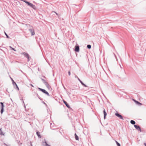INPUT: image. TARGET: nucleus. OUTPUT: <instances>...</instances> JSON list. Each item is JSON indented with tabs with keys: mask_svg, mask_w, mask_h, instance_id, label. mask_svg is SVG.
<instances>
[{
	"mask_svg": "<svg viewBox=\"0 0 146 146\" xmlns=\"http://www.w3.org/2000/svg\"><path fill=\"white\" fill-rule=\"evenodd\" d=\"M21 54L24 55L25 57H26V58H27L28 62L29 61V60H29L30 56L27 53H26L25 52H22L21 53Z\"/></svg>",
	"mask_w": 146,
	"mask_h": 146,
	"instance_id": "3",
	"label": "nucleus"
},
{
	"mask_svg": "<svg viewBox=\"0 0 146 146\" xmlns=\"http://www.w3.org/2000/svg\"><path fill=\"white\" fill-rule=\"evenodd\" d=\"M43 77H44V78H46L45 77V76H43Z\"/></svg>",
	"mask_w": 146,
	"mask_h": 146,
	"instance_id": "36",
	"label": "nucleus"
},
{
	"mask_svg": "<svg viewBox=\"0 0 146 146\" xmlns=\"http://www.w3.org/2000/svg\"><path fill=\"white\" fill-rule=\"evenodd\" d=\"M36 94L37 96L38 97L39 96L38 95V94L37 93H36Z\"/></svg>",
	"mask_w": 146,
	"mask_h": 146,
	"instance_id": "29",
	"label": "nucleus"
},
{
	"mask_svg": "<svg viewBox=\"0 0 146 146\" xmlns=\"http://www.w3.org/2000/svg\"><path fill=\"white\" fill-rule=\"evenodd\" d=\"M78 80L80 81V83H81V84H82V85L83 86L86 87H87V86L86 85H85V84H84L81 80H80L79 78H78Z\"/></svg>",
	"mask_w": 146,
	"mask_h": 146,
	"instance_id": "12",
	"label": "nucleus"
},
{
	"mask_svg": "<svg viewBox=\"0 0 146 146\" xmlns=\"http://www.w3.org/2000/svg\"><path fill=\"white\" fill-rule=\"evenodd\" d=\"M0 104H1V114H2L4 111V105L3 103V102H0Z\"/></svg>",
	"mask_w": 146,
	"mask_h": 146,
	"instance_id": "4",
	"label": "nucleus"
},
{
	"mask_svg": "<svg viewBox=\"0 0 146 146\" xmlns=\"http://www.w3.org/2000/svg\"><path fill=\"white\" fill-rule=\"evenodd\" d=\"M30 7H31L33 9L35 10H36V7L35 5H33V4H32Z\"/></svg>",
	"mask_w": 146,
	"mask_h": 146,
	"instance_id": "15",
	"label": "nucleus"
},
{
	"mask_svg": "<svg viewBox=\"0 0 146 146\" xmlns=\"http://www.w3.org/2000/svg\"><path fill=\"white\" fill-rule=\"evenodd\" d=\"M60 133H61V134H62L60 132Z\"/></svg>",
	"mask_w": 146,
	"mask_h": 146,
	"instance_id": "38",
	"label": "nucleus"
},
{
	"mask_svg": "<svg viewBox=\"0 0 146 146\" xmlns=\"http://www.w3.org/2000/svg\"><path fill=\"white\" fill-rule=\"evenodd\" d=\"M4 33H5V35L6 36V37H7V38H9V36H8V35L5 32H4Z\"/></svg>",
	"mask_w": 146,
	"mask_h": 146,
	"instance_id": "23",
	"label": "nucleus"
},
{
	"mask_svg": "<svg viewBox=\"0 0 146 146\" xmlns=\"http://www.w3.org/2000/svg\"><path fill=\"white\" fill-rule=\"evenodd\" d=\"M63 101L64 103L65 104V105H66V107H68V108H70V106L69 105V104L67 103L66 102V101H65L64 100H63Z\"/></svg>",
	"mask_w": 146,
	"mask_h": 146,
	"instance_id": "10",
	"label": "nucleus"
},
{
	"mask_svg": "<svg viewBox=\"0 0 146 146\" xmlns=\"http://www.w3.org/2000/svg\"><path fill=\"white\" fill-rule=\"evenodd\" d=\"M75 51L77 52H78L79 51L80 48L79 46L78 45H76L75 46Z\"/></svg>",
	"mask_w": 146,
	"mask_h": 146,
	"instance_id": "7",
	"label": "nucleus"
},
{
	"mask_svg": "<svg viewBox=\"0 0 146 146\" xmlns=\"http://www.w3.org/2000/svg\"><path fill=\"white\" fill-rule=\"evenodd\" d=\"M68 75H69L70 76V71H69L68 72Z\"/></svg>",
	"mask_w": 146,
	"mask_h": 146,
	"instance_id": "27",
	"label": "nucleus"
},
{
	"mask_svg": "<svg viewBox=\"0 0 146 146\" xmlns=\"http://www.w3.org/2000/svg\"><path fill=\"white\" fill-rule=\"evenodd\" d=\"M120 67H121V68H122L121 66V65H120Z\"/></svg>",
	"mask_w": 146,
	"mask_h": 146,
	"instance_id": "37",
	"label": "nucleus"
},
{
	"mask_svg": "<svg viewBox=\"0 0 146 146\" xmlns=\"http://www.w3.org/2000/svg\"><path fill=\"white\" fill-rule=\"evenodd\" d=\"M29 27L30 28L29 29V30L31 33V36L34 35H35V32L32 26L29 25Z\"/></svg>",
	"mask_w": 146,
	"mask_h": 146,
	"instance_id": "1",
	"label": "nucleus"
},
{
	"mask_svg": "<svg viewBox=\"0 0 146 146\" xmlns=\"http://www.w3.org/2000/svg\"><path fill=\"white\" fill-rule=\"evenodd\" d=\"M9 47L12 50L16 51V50H15L14 48H12L11 46H10Z\"/></svg>",
	"mask_w": 146,
	"mask_h": 146,
	"instance_id": "24",
	"label": "nucleus"
},
{
	"mask_svg": "<svg viewBox=\"0 0 146 146\" xmlns=\"http://www.w3.org/2000/svg\"><path fill=\"white\" fill-rule=\"evenodd\" d=\"M103 113L104 114V118L105 119L106 118V117L107 115V113H106L105 109H104V110L103 111Z\"/></svg>",
	"mask_w": 146,
	"mask_h": 146,
	"instance_id": "11",
	"label": "nucleus"
},
{
	"mask_svg": "<svg viewBox=\"0 0 146 146\" xmlns=\"http://www.w3.org/2000/svg\"><path fill=\"white\" fill-rule=\"evenodd\" d=\"M130 123L133 125H135V122L134 120H131L130 121Z\"/></svg>",
	"mask_w": 146,
	"mask_h": 146,
	"instance_id": "17",
	"label": "nucleus"
},
{
	"mask_svg": "<svg viewBox=\"0 0 146 146\" xmlns=\"http://www.w3.org/2000/svg\"><path fill=\"white\" fill-rule=\"evenodd\" d=\"M4 144H5V145H6V146H8V145H7L5 143Z\"/></svg>",
	"mask_w": 146,
	"mask_h": 146,
	"instance_id": "33",
	"label": "nucleus"
},
{
	"mask_svg": "<svg viewBox=\"0 0 146 146\" xmlns=\"http://www.w3.org/2000/svg\"><path fill=\"white\" fill-rule=\"evenodd\" d=\"M115 142L117 145V146H121V145L117 141H115Z\"/></svg>",
	"mask_w": 146,
	"mask_h": 146,
	"instance_id": "20",
	"label": "nucleus"
},
{
	"mask_svg": "<svg viewBox=\"0 0 146 146\" xmlns=\"http://www.w3.org/2000/svg\"><path fill=\"white\" fill-rule=\"evenodd\" d=\"M38 70L39 71V68H38Z\"/></svg>",
	"mask_w": 146,
	"mask_h": 146,
	"instance_id": "34",
	"label": "nucleus"
},
{
	"mask_svg": "<svg viewBox=\"0 0 146 146\" xmlns=\"http://www.w3.org/2000/svg\"><path fill=\"white\" fill-rule=\"evenodd\" d=\"M91 45L90 44H88L87 45V48H88V49H90V48H91Z\"/></svg>",
	"mask_w": 146,
	"mask_h": 146,
	"instance_id": "21",
	"label": "nucleus"
},
{
	"mask_svg": "<svg viewBox=\"0 0 146 146\" xmlns=\"http://www.w3.org/2000/svg\"><path fill=\"white\" fill-rule=\"evenodd\" d=\"M75 136V138L77 140H78L79 139V138L78 137V136L75 133L74 134Z\"/></svg>",
	"mask_w": 146,
	"mask_h": 146,
	"instance_id": "16",
	"label": "nucleus"
},
{
	"mask_svg": "<svg viewBox=\"0 0 146 146\" xmlns=\"http://www.w3.org/2000/svg\"><path fill=\"white\" fill-rule=\"evenodd\" d=\"M134 127L138 131H139L140 132L141 131V129L139 125H134Z\"/></svg>",
	"mask_w": 146,
	"mask_h": 146,
	"instance_id": "6",
	"label": "nucleus"
},
{
	"mask_svg": "<svg viewBox=\"0 0 146 146\" xmlns=\"http://www.w3.org/2000/svg\"><path fill=\"white\" fill-rule=\"evenodd\" d=\"M0 134L1 135H4V133H3V132L2 131L1 128L0 129Z\"/></svg>",
	"mask_w": 146,
	"mask_h": 146,
	"instance_id": "18",
	"label": "nucleus"
},
{
	"mask_svg": "<svg viewBox=\"0 0 146 146\" xmlns=\"http://www.w3.org/2000/svg\"><path fill=\"white\" fill-rule=\"evenodd\" d=\"M42 80L43 81V82L45 84V85H46L47 84V82L46 80H44V79L42 78H41Z\"/></svg>",
	"mask_w": 146,
	"mask_h": 146,
	"instance_id": "14",
	"label": "nucleus"
},
{
	"mask_svg": "<svg viewBox=\"0 0 146 146\" xmlns=\"http://www.w3.org/2000/svg\"><path fill=\"white\" fill-rule=\"evenodd\" d=\"M115 115L116 116H117V117H118L119 118H120L122 120L124 119L123 116L121 115H120V114H119V113H115Z\"/></svg>",
	"mask_w": 146,
	"mask_h": 146,
	"instance_id": "5",
	"label": "nucleus"
},
{
	"mask_svg": "<svg viewBox=\"0 0 146 146\" xmlns=\"http://www.w3.org/2000/svg\"><path fill=\"white\" fill-rule=\"evenodd\" d=\"M11 80H12V81L13 82V84L14 85V84L15 85H16V83L14 81V80L12 79V78H11Z\"/></svg>",
	"mask_w": 146,
	"mask_h": 146,
	"instance_id": "19",
	"label": "nucleus"
},
{
	"mask_svg": "<svg viewBox=\"0 0 146 146\" xmlns=\"http://www.w3.org/2000/svg\"><path fill=\"white\" fill-rule=\"evenodd\" d=\"M45 86L49 89L50 88V87L48 83H47V84L46 85H45Z\"/></svg>",
	"mask_w": 146,
	"mask_h": 146,
	"instance_id": "22",
	"label": "nucleus"
},
{
	"mask_svg": "<svg viewBox=\"0 0 146 146\" xmlns=\"http://www.w3.org/2000/svg\"><path fill=\"white\" fill-rule=\"evenodd\" d=\"M133 100L135 102V103L138 106H140L142 104L139 102L133 99Z\"/></svg>",
	"mask_w": 146,
	"mask_h": 146,
	"instance_id": "8",
	"label": "nucleus"
},
{
	"mask_svg": "<svg viewBox=\"0 0 146 146\" xmlns=\"http://www.w3.org/2000/svg\"><path fill=\"white\" fill-rule=\"evenodd\" d=\"M45 143L46 144L45 146H50V145H49L46 141L45 142Z\"/></svg>",
	"mask_w": 146,
	"mask_h": 146,
	"instance_id": "25",
	"label": "nucleus"
},
{
	"mask_svg": "<svg viewBox=\"0 0 146 146\" xmlns=\"http://www.w3.org/2000/svg\"><path fill=\"white\" fill-rule=\"evenodd\" d=\"M38 98L40 99V100H41V98H40L39 96H38Z\"/></svg>",
	"mask_w": 146,
	"mask_h": 146,
	"instance_id": "31",
	"label": "nucleus"
},
{
	"mask_svg": "<svg viewBox=\"0 0 146 146\" xmlns=\"http://www.w3.org/2000/svg\"><path fill=\"white\" fill-rule=\"evenodd\" d=\"M30 85H31V86H32V87H34L33 86L32 84H30Z\"/></svg>",
	"mask_w": 146,
	"mask_h": 146,
	"instance_id": "30",
	"label": "nucleus"
},
{
	"mask_svg": "<svg viewBox=\"0 0 146 146\" xmlns=\"http://www.w3.org/2000/svg\"><path fill=\"white\" fill-rule=\"evenodd\" d=\"M144 145H145V146H146V143H145Z\"/></svg>",
	"mask_w": 146,
	"mask_h": 146,
	"instance_id": "35",
	"label": "nucleus"
},
{
	"mask_svg": "<svg viewBox=\"0 0 146 146\" xmlns=\"http://www.w3.org/2000/svg\"><path fill=\"white\" fill-rule=\"evenodd\" d=\"M55 13H56V15H58V13H56V12H55Z\"/></svg>",
	"mask_w": 146,
	"mask_h": 146,
	"instance_id": "32",
	"label": "nucleus"
},
{
	"mask_svg": "<svg viewBox=\"0 0 146 146\" xmlns=\"http://www.w3.org/2000/svg\"><path fill=\"white\" fill-rule=\"evenodd\" d=\"M75 78H77L78 80V78H79L76 75H75Z\"/></svg>",
	"mask_w": 146,
	"mask_h": 146,
	"instance_id": "28",
	"label": "nucleus"
},
{
	"mask_svg": "<svg viewBox=\"0 0 146 146\" xmlns=\"http://www.w3.org/2000/svg\"><path fill=\"white\" fill-rule=\"evenodd\" d=\"M36 134L38 138H41V136L40 135V132H39L38 131H37L36 132Z\"/></svg>",
	"mask_w": 146,
	"mask_h": 146,
	"instance_id": "13",
	"label": "nucleus"
},
{
	"mask_svg": "<svg viewBox=\"0 0 146 146\" xmlns=\"http://www.w3.org/2000/svg\"><path fill=\"white\" fill-rule=\"evenodd\" d=\"M16 87V88H17L18 89V90H19V88L18 87V86L17 85V84H16V85H15Z\"/></svg>",
	"mask_w": 146,
	"mask_h": 146,
	"instance_id": "26",
	"label": "nucleus"
},
{
	"mask_svg": "<svg viewBox=\"0 0 146 146\" xmlns=\"http://www.w3.org/2000/svg\"><path fill=\"white\" fill-rule=\"evenodd\" d=\"M38 89L40 91H41L43 93L45 94H46L48 96H50V95L46 91V90L43 89H42V88H38Z\"/></svg>",
	"mask_w": 146,
	"mask_h": 146,
	"instance_id": "2",
	"label": "nucleus"
},
{
	"mask_svg": "<svg viewBox=\"0 0 146 146\" xmlns=\"http://www.w3.org/2000/svg\"><path fill=\"white\" fill-rule=\"evenodd\" d=\"M23 1L25 2V3H26L28 5H29V6H31V5H32V3L27 1H25V0H23Z\"/></svg>",
	"mask_w": 146,
	"mask_h": 146,
	"instance_id": "9",
	"label": "nucleus"
}]
</instances>
